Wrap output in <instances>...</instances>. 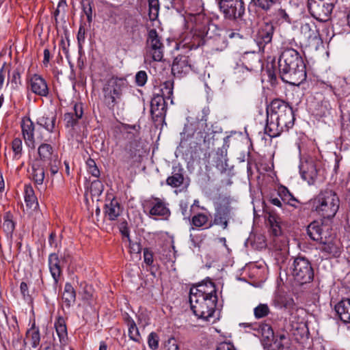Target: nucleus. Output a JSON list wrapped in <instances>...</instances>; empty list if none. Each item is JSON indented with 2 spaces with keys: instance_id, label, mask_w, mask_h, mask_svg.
Wrapping results in <instances>:
<instances>
[{
  "instance_id": "f257e3e1",
  "label": "nucleus",
  "mask_w": 350,
  "mask_h": 350,
  "mask_svg": "<svg viewBox=\"0 0 350 350\" xmlns=\"http://www.w3.org/2000/svg\"><path fill=\"white\" fill-rule=\"evenodd\" d=\"M265 133L271 137H276L282 132L288 131L295 122L293 108L283 100L273 99L267 109Z\"/></svg>"
},
{
  "instance_id": "f03ea898",
  "label": "nucleus",
  "mask_w": 350,
  "mask_h": 350,
  "mask_svg": "<svg viewBox=\"0 0 350 350\" xmlns=\"http://www.w3.org/2000/svg\"><path fill=\"white\" fill-rule=\"evenodd\" d=\"M311 209L319 216L327 219L335 217L340 208V198L337 193L332 189H321L309 202Z\"/></svg>"
},
{
  "instance_id": "7ed1b4c3",
  "label": "nucleus",
  "mask_w": 350,
  "mask_h": 350,
  "mask_svg": "<svg viewBox=\"0 0 350 350\" xmlns=\"http://www.w3.org/2000/svg\"><path fill=\"white\" fill-rule=\"evenodd\" d=\"M217 297H189L191 309L198 318L209 321L215 311Z\"/></svg>"
},
{
  "instance_id": "20e7f679",
  "label": "nucleus",
  "mask_w": 350,
  "mask_h": 350,
  "mask_svg": "<svg viewBox=\"0 0 350 350\" xmlns=\"http://www.w3.org/2000/svg\"><path fill=\"white\" fill-rule=\"evenodd\" d=\"M291 270L295 280L300 284L309 283L314 278L311 262L305 256H298L295 258Z\"/></svg>"
},
{
  "instance_id": "39448f33",
  "label": "nucleus",
  "mask_w": 350,
  "mask_h": 350,
  "mask_svg": "<svg viewBox=\"0 0 350 350\" xmlns=\"http://www.w3.org/2000/svg\"><path fill=\"white\" fill-rule=\"evenodd\" d=\"M126 83L125 79L117 77H112L106 81L103 88V93L109 106L114 107L121 99Z\"/></svg>"
},
{
  "instance_id": "423d86ee",
  "label": "nucleus",
  "mask_w": 350,
  "mask_h": 350,
  "mask_svg": "<svg viewBox=\"0 0 350 350\" xmlns=\"http://www.w3.org/2000/svg\"><path fill=\"white\" fill-rule=\"evenodd\" d=\"M233 217V208L229 200L224 199L215 205L213 219L210 221L208 226L206 228H209L213 226H217L221 227L222 230H226L230 219Z\"/></svg>"
},
{
  "instance_id": "0eeeda50",
  "label": "nucleus",
  "mask_w": 350,
  "mask_h": 350,
  "mask_svg": "<svg viewBox=\"0 0 350 350\" xmlns=\"http://www.w3.org/2000/svg\"><path fill=\"white\" fill-rule=\"evenodd\" d=\"M163 51L164 45L161 42L156 29H150L148 31L146 42V58H150L155 62H161L163 58Z\"/></svg>"
},
{
  "instance_id": "6e6552de",
  "label": "nucleus",
  "mask_w": 350,
  "mask_h": 350,
  "mask_svg": "<svg viewBox=\"0 0 350 350\" xmlns=\"http://www.w3.org/2000/svg\"><path fill=\"white\" fill-rule=\"evenodd\" d=\"M219 7L226 19L234 21L245 13L243 0H219Z\"/></svg>"
},
{
  "instance_id": "1a4fd4ad",
  "label": "nucleus",
  "mask_w": 350,
  "mask_h": 350,
  "mask_svg": "<svg viewBox=\"0 0 350 350\" xmlns=\"http://www.w3.org/2000/svg\"><path fill=\"white\" fill-rule=\"evenodd\" d=\"M336 4L320 0H308V8L310 14L320 22L329 20Z\"/></svg>"
},
{
  "instance_id": "9d476101",
  "label": "nucleus",
  "mask_w": 350,
  "mask_h": 350,
  "mask_svg": "<svg viewBox=\"0 0 350 350\" xmlns=\"http://www.w3.org/2000/svg\"><path fill=\"white\" fill-rule=\"evenodd\" d=\"M279 74L282 80L290 85L298 86L306 79V66L295 67L290 66L286 69L279 68Z\"/></svg>"
},
{
  "instance_id": "9b49d317",
  "label": "nucleus",
  "mask_w": 350,
  "mask_h": 350,
  "mask_svg": "<svg viewBox=\"0 0 350 350\" xmlns=\"http://www.w3.org/2000/svg\"><path fill=\"white\" fill-rule=\"evenodd\" d=\"M275 31V27L271 21H263L259 24L258 30L254 36V40L260 50H263L265 46L272 41Z\"/></svg>"
},
{
  "instance_id": "f8f14e48",
  "label": "nucleus",
  "mask_w": 350,
  "mask_h": 350,
  "mask_svg": "<svg viewBox=\"0 0 350 350\" xmlns=\"http://www.w3.org/2000/svg\"><path fill=\"white\" fill-rule=\"evenodd\" d=\"M291 66H306L299 53L292 48H284L278 59V68L286 69Z\"/></svg>"
},
{
  "instance_id": "ddd939ff",
  "label": "nucleus",
  "mask_w": 350,
  "mask_h": 350,
  "mask_svg": "<svg viewBox=\"0 0 350 350\" xmlns=\"http://www.w3.org/2000/svg\"><path fill=\"white\" fill-rule=\"evenodd\" d=\"M318 249L323 252L326 257L338 258L342 251L340 241L336 237L329 236L325 238L319 243Z\"/></svg>"
},
{
  "instance_id": "4468645a",
  "label": "nucleus",
  "mask_w": 350,
  "mask_h": 350,
  "mask_svg": "<svg viewBox=\"0 0 350 350\" xmlns=\"http://www.w3.org/2000/svg\"><path fill=\"white\" fill-rule=\"evenodd\" d=\"M144 209H148L151 216L163 217L165 218L170 215V211L165 202L159 198H152L146 200L143 204Z\"/></svg>"
},
{
  "instance_id": "2eb2a0df",
  "label": "nucleus",
  "mask_w": 350,
  "mask_h": 350,
  "mask_svg": "<svg viewBox=\"0 0 350 350\" xmlns=\"http://www.w3.org/2000/svg\"><path fill=\"white\" fill-rule=\"evenodd\" d=\"M300 31L306 46L317 49L321 40L315 24L312 22L303 23Z\"/></svg>"
},
{
  "instance_id": "dca6fc26",
  "label": "nucleus",
  "mask_w": 350,
  "mask_h": 350,
  "mask_svg": "<svg viewBox=\"0 0 350 350\" xmlns=\"http://www.w3.org/2000/svg\"><path fill=\"white\" fill-rule=\"evenodd\" d=\"M201 17L203 18L202 24L196 25L195 29L196 35L201 37L204 42L211 39H217L219 36V34L215 32L217 29V26L213 23H210L209 20L204 18L203 16L200 14L198 16V18Z\"/></svg>"
},
{
  "instance_id": "f3484780",
  "label": "nucleus",
  "mask_w": 350,
  "mask_h": 350,
  "mask_svg": "<svg viewBox=\"0 0 350 350\" xmlns=\"http://www.w3.org/2000/svg\"><path fill=\"white\" fill-rule=\"evenodd\" d=\"M189 297H217L216 286L210 280L202 282L191 288Z\"/></svg>"
},
{
  "instance_id": "a211bd4d",
  "label": "nucleus",
  "mask_w": 350,
  "mask_h": 350,
  "mask_svg": "<svg viewBox=\"0 0 350 350\" xmlns=\"http://www.w3.org/2000/svg\"><path fill=\"white\" fill-rule=\"evenodd\" d=\"M167 105L163 96L157 94L150 102V113L154 121L161 120L165 116Z\"/></svg>"
},
{
  "instance_id": "6ab92c4d",
  "label": "nucleus",
  "mask_w": 350,
  "mask_h": 350,
  "mask_svg": "<svg viewBox=\"0 0 350 350\" xmlns=\"http://www.w3.org/2000/svg\"><path fill=\"white\" fill-rule=\"evenodd\" d=\"M300 174L303 180L311 185L317 178L318 171L315 162L312 159L301 161L299 165Z\"/></svg>"
},
{
  "instance_id": "aec40b11",
  "label": "nucleus",
  "mask_w": 350,
  "mask_h": 350,
  "mask_svg": "<svg viewBox=\"0 0 350 350\" xmlns=\"http://www.w3.org/2000/svg\"><path fill=\"white\" fill-rule=\"evenodd\" d=\"M191 70V65L188 56L178 55L174 59L172 72L174 75L181 77L189 72Z\"/></svg>"
},
{
  "instance_id": "412c9836",
  "label": "nucleus",
  "mask_w": 350,
  "mask_h": 350,
  "mask_svg": "<svg viewBox=\"0 0 350 350\" xmlns=\"http://www.w3.org/2000/svg\"><path fill=\"white\" fill-rule=\"evenodd\" d=\"M29 88L33 93L40 96H47L48 85L44 78L39 75H33L29 80Z\"/></svg>"
},
{
  "instance_id": "4be33fe9",
  "label": "nucleus",
  "mask_w": 350,
  "mask_h": 350,
  "mask_svg": "<svg viewBox=\"0 0 350 350\" xmlns=\"http://www.w3.org/2000/svg\"><path fill=\"white\" fill-rule=\"evenodd\" d=\"M273 305L278 308H284L292 315L296 310V306L293 298L286 294L277 293L275 295L273 300Z\"/></svg>"
},
{
  "instance_id": "5701e85b",
  "label": "nucleus",
  "mask_w": 350,
  "mask_h": 350,
  "mask_svg": "<svg viewBox=\"0 0 350 350\" xmlns=\"http://www.w3.org/2000/svg\"><path fill=\"white\" fill-rule=\"evenodd\" d=\"M247 326L251 327L252 329L256 331L257 333L255 334V335L262 338V341L264 345H270V341L273 340L274 332L269 324L256 323L254 325L250 324Z\"/></svg>"
},
{
  "instance_id": "b1692460",
  "label": "nucleus",
  "mask_w": 350,
  "mask_h": 350,
  "mask_svg": "<svg viewBox=\"0 0 350 350\" xmlns=\"http://www.w3.org/2000/svg\"><path fill=\"white\" fill-rule=\"evenodd\" d=\"M34 124L30 118L23 119L21 123V129L25 144L35 148Z\"/></svg>"
},
{
  "instance_id": "393cba45",
  "label": "nucleus",
  "mask_w": 350,
  "mask_h": 350,
  "mask_svg": "<svg viewBox=\"0 0 350 350\" xmlns=\"http://www.w3.org/2000/svg\"><path fill=\"white\" fill-rule=\"evenodd\" d=\"M57 115L54 112L44 113L36 119V124L51 133L56 132Z\"/></svg>"
},
{
  "instance_id": "a878e982",
  "label": "nucleus",
  "mask_w": 350,
  "mask_h": 350,
  "mask_svg": "<svg viewBox=\"0 0 350 350\" xmlns=\"http://www.w3.org/2000/svg\"><path fill=\"white\" fill-rule=\"evenodd\" d=\"M335 311L344 323H350V299H344L335 306Z\"/></svg>"
},
{
  "instance_id": "bb28decb",
  "label": "nucleus",
  "mask_w": 350,
  "mask_h": 350,
  "mask_svg": "<svg viewBox=\"0 0 350 350\" xmlns=\"http://www.w3.org/2000/svg\"><path fill=\"white\" fill-rule=\"evenodd\" d=\"M213 162L216 168L224 173L228 169V158H227V150L222 147L219 148L216 150V152L213 157Z\"/></svg>"
},
{
  "instance_id": "cd10ccee",
  "label": "nucleus",
  "mask_w": 350,
  "mask_h": 350,
  "mask_svg": "<svg viewBox=\"0 0 350 350\" xmlns=\"http://www.w3.org/2000/svg\"><path fill=\"white\" fill-rule=\"evenodd\" d=\"M49 266L51 274L54 280L55 284H57L62 274L60 260L57 254L53 253L49 256Z\"/></svg>"
},
{
  "instance_id": "c85d7f7f",
  "label": "nucleus",
  "mask_w": 350,
  "mask_h": 350,
  "mask_svg": "<svg viewBox=\"0 0 350 350\" xmlns=\"http://www.w3.org/2000/svg\"><path fill=\"white\" fill-rule=\"evenodd\" d=\"M307 234L309 237L315 241L321 242L325 238V233L323 232L322 226L317 221L311 222L307 227Z\"/></svg>"
},
{
  "instance_id": "c756f323",
  "label": "nucleus",
  "mask_w": 350,
  "mask_h": 350,
  "mask_svg": "<svg viewBox=\"0 0 350 350\" xmlns=\"http://www.w3.org/2000/svg\"><path fill=\"white\" fill-rule=\"evenodd\" d=\"M184 180L183 169L180 167H173L172 176L167 177L166 183L172 187L176 188L183 185Z\"/></svg>"
},
{
  "instance_id": "7c9ffc66",
  "label": "nucleus",
  "mask_w": 350,
  "mask_h": 350,
  "mask_svg": "<svg viewBox=\"0 0 350 350\" xmlns=\"http://www.w3.org/2000/svg\"><path fill=\"white\" fill-rule=\"evenodd\" d=\"M122 208L117 200L113 198L109 202L105 204V214L109 220H116L120 216Z\"/></svg>"
},
{
  "instance_id": "2f4dec72",
  "label": "nucleus",
  "mask_w": 350,
  "mask_h": 350,
  "mask_svg": "<svg viewBox=\"0 0 350 350\" xmlns=\"http://www.w3.org/2000/svg\"><path fill=\"white\" fill-rule=\"evenodd\" d=\"M55 328L60 344L65 345L68 341V332L64 318L59 317L57 319L55 322Z\"/></svg>"
},
{
  "instance_id": "473e14b6",
  "label": "nucleus",
  "mask_w": 350,
  "mask_h": 350,
  "mask_svg": "<svg viewBox=\"0 0 350 350\" xmlns=\"http://www.w3.org/2000/svg\"><path fill=\"white\" fill-rule=\"evenodd\" d=\"M24 192L25 202L27 207L33 211L36 210L38 208V202L33 187L29 185H25Z\"/></svg>"
},
{
  "instance_id": "72a5a7b5",
  "label": "nucleus",
  "mask_w": 350,
  "mask_h": 350,
  "mask_svg": "<svg viewBox=\"0 0 350 350\" xmlns=\"http://www.w3.org/2000/svg\"><path fill=\"white\" fill-rule=\"evenodd\" d=\"M62 300L67 308H70L76 300V292L71 284L66 282L62 294Z\"/></svg>"
},
{
  "instance_id": "f704fd0d",
  "label": "nucleus",
  "mask_w": 350,
  "mask_h": 350,
  "mask_svg": "<svg viewBox=\"0 0 350 350\" xmlns=\"http://www.w3.org/2000/svg\"><path fill=\"white\" fill-rule=\"evenodd\" d=\"M31 177L37 185H42L45 178L44 167L39 163H35L31 166Z\"/></svg>"
},
{
  "instance_id": "c9c22d12",
  "label": "nucleus",
  "mask_w": 350,
  "mask_h": 350,
  "mask_svg": "<svg viewBox=\"0 0 350 350\" xmlns=\"http://www.w3.org/2000/svg\"><path fill=\"white\" fill-rule=\"evenodd\" d=\"M126 322L129 327V336L130 339L136 342L140 343L142 337L134 320L130 317H127Z\"/></svg>"
},
{
  "instance_id": "e433bc0d",
  "label": "nucleus",
  "mask_w": 350,
  "mask_h": 350,
  "mask_svg": "<svg viewBox=\"0 0 350 350\" xmlns=\"http://www.w3.org/2000/svg\"><path fill=\"white\" fill-rule=\"evenodd\" d=\"M278 193L282 202L292 206L296 207L297 200L286 187H280L278 188Z\"/></svg>"
},
{
  "instance_id": "4c0bfd02",
  "label": "nucleus",
  "mask_w": 350,
  "mask_h": 350,
  "mask_svg": "<svg viewBox=\"0 0 350 350\" xmlns=\"http://www.w3.org/2000/svg\"><path fill=\"white\" fill-rule=\"evenodd\" d=\"M280 0H252V3L258 9L265 12H270Z\"/></svg>"
},
{
  "instance_id": "58836bf2",
  "label": "nucleus",
  "mask_w": 350,
  "mask_h": 350,
  "mask_svg": "<svg viewBox=\"0 0 350 350\" xmlns=\"http://www.w3.org/2000/svg\"><path fill=\"white\" fill-rule=\"evenodd\" d=\"M26 338L29 341L33 348H36L40 345V334L38 328L32 326L26 334Z\"/></svg>"
},
{
  "instance_id": "ea45409f",
  "label": "nucleus",
  "mask_w": 350,
  "mask_h": 350,
  "mask_svg": "<svg viewBox=\"0 0 350 350\" xmlns=\"http://www.w3.org/2000/svg\"><path fill=\"white\" fill-rule=\"evenodd\" d=\"M53 147L49 144L42 143L38 148L39 157L42 161L50 160L54 158V156H53Z\"/></svg>"
},
{
  "instance_id": "a19ab883",
  "label": "nucleus",
  "mask_w": 350,
  "mask_h": 350,
  "mask_svg": "<svg viewBox=\"0 0 350 350\" xmlns=\"http://www.w3.org/2000/svg\"><path fill=\"white\" fill-rule=\"evenodd\" d=\"M13 216L10 212H6L3 216V230L7 236L12 235L15 229V223L14 222Z\"/></svg>"
},
{
  "instance_id": "79ce46f5",
  "label": "nucleus",
  "mask_w": 350,
  "mask_h": 350,
  "mask_svg": "<svg viewBox=\"0 0 350 350\" xmlns=\"http://www.w3.org/2000/svg\"><path fill=\"white\" fill-rule=\"evenodd\" d=\"M210 113V109L208 107H204L201 111V115L198 117V126H200L202 129L200 130L199 133H207V123L208 116Z\"/></svg>"
},
{
  "instance_id": "37998d69",
  "label": "nucleus",
  "mask_w": 350,
  "mask_h": 350,
  "mask_svg": "<svg viewBox=\"0 0 350 350\" xmlns=\"http://www.w3.org/2000/svg\"><path fill=\"white\" fill-rule=\"evenodd\" d=\"M286 340L285 334H280L279 336L274 335V339L270 341V345H265L269 350H284V341Z\"/></svg>"
},
{
  "instance_id": "c03bdc74",
  "label": "nucleus",
  "mask_w": 350,
  "mask_h": 350,
  "mask_svg": "<svg viewBox=\"0 0 350 350\" xmlns=\"http://www.w3.org/2000/svg\"><path fill=\"white\" fill-rule=\"evenodd\" d=\"M209 222V217L205 213H199L193 215L191 218V224L197 228L205 226Z\"/></svg>"
},
{
  "instance_id": "a18cd8bd",
  "label": "nucleus",
  "mask_w": 350,
  "mask_h": 350,
  "mask_svg": "<svg viewBox=\"0 0 350 350\" xmlns=\"http://www.w3.org/2000/svg\"><path fill=\"white\" fill-rule=\"evenodd\" d=\"M270 313V308L267 304H259L254 308V315L259 319L266 317Z\"/></svg>"
},
{
  "instance_id": "49530a36",
  "label": "nucleus",
  "mask_w": 350,
  "mask_h": 350,
  "mask_svg": "<svg viewBox=\"0 0 350 350\" xmlns=\"http://www.w3.org/2000/svg\"><path fill=\"white\" fill-rule=\"evenodd\" d=\"M174 82L172 81H166L161 85V94L165 99H170L173 94Z\"/></svg>"
},
{
  "instance_id": "de8ad7c7",
  "label": "nucleus",
  "mask_w": 350,
  "mask_h": 350,
  "mask_svg": "<svg viewBox=\"0 0 350 350\" xmlns=\"http://www.w3.org/2000/svg\"><path fill=\"white\" fill-rule=\"evenodd\" d=\"M81 4L82 10L87 17L88 22L89 24H91L93 21L92 1L91 0H81Z\"/></svg>"
},
{
  "instance_id": "09e8293b",
  "label": "nucleus",
  "mask_w": 350,
  "mask_h": 350,
  "mask_svg": "<svg viewBox=\"0 0 350 350\" xmlns=\"http://www.w3.org/2000/svg\"><path fill=\"white\" fill-rule=\"evenodd\" d=\"M148 16L150 21H154L157 18L159 10V4L158 0H150Z\"/></svg>"
},
{
  "instance_id": "8fccbe9b",
  "label": "nucleus",
  "mask_w": 350,
  "mask_h": 350,
  "mask_svg": "<svg viewBox=\"0 0 350 350\" xmlns=\"http://www.w3.org/2000/svg\"><path fill=\"white\" fill-rule=\"evenodd\" d=\"M12 148L14 152V159H19L23 153V143L20 138H15L12 143Z\"/></svg>"
},
{
  "instance_id": "3c124183",
  "label": "nucleus",
  "mask_w": 350,
  "mask_h": 350,
  "mask_svg": "<svg viewBox=\"0 0 350 350\" xmlns=\"http://www.w3.org/2000/svg\"><path fill=\"white\" fill-rule=\"evenodd\" d=\"M64 120L66 127L73 128L78 124V118H77L72 112L66 113L64 115Z\"/></svg>"
},
{
  "instance_id": "603ef678",
  "label": "nucleus",
  "mask_w": 350,
  "mask_h": 350,
  "mask_svg": "<svg viewBox=\"0 0 350 350\" xmlns=\"http://www.w3.org/2000/svg\"><path fill=\"white\" fill-rule=\"evenodd\" d=\"M103 191V185L99 180H94L90 185V193L92 196H98Z\"/></svg>"
},
{
  "instance_id": "864d4df0",
  "label": "nucleus",
  "mask_w": 350,
  "mask_h": 350,
  "mask_svg": "<svg viewBox=\"0 0 350 350\" xmlns=\"http://www.w3.org/2000/svg\"><path fill=\"white\" fill-rule=\"evenodd\" d=\"M159 337L155 332H151L148 337V347L152 349L156 350L159 347Z\"/></svg>"
},
{
  "instance_id": "5fc2aeb1",
  "label": "nucleus",
  "mask_w": 350,
  "mask_h": 350,
  "mask_svg": "<svg viewBox=\"0 0 350 350\" xmlns=\"http://www.w3.org/2000/svg\"><path fill=\"white\" fill-rule=\"evenodd\" d=\"M288 19V16L284 10L280 8L274 10V12H273V20L277 21H287Z\"/></svg>"
},
{
  "instance_id": "6e6d98bb",
  "label": "nucleus",
  "mask_w": 350,
  "mask_h": 350,
  "mask_svg": "<svg viewBox=\"0 0 350 350\" xmlns=\"http://www.w3.org/2000/svg\"><path fill=\"white\" fill-rule=\"evenodd\" d=\"M135 80L137 86L143 87L148 80V75L146 71L140 70L137 72L135 75Z\"/></svg>"
},
{
  "instance_id": "4d7b16f0",
  "label": "nucleus",
  "mask_w": 350,
  "mask_h": 350,
  "mask_svg": "<svg viewBox=\"0 0 350 350\" xmlns=\"http://www.w3.org/2000/svg\"><path fill=\"white\" fill-rule=\"evenodd\" d=\"M60 163V161L56 156H54V158L49 160L48 167H49V170L52 176H54L58 172Z\"/></svg>"
},
{
  "instance_id": "13d9d810",
  "label": "nucleus",
  "mask_w": 350,
  "mask_h": 350,
  "mask_svg": "<svg viewBox=\"0 0 350 350\" xmlns=\"http://www.w3.org/2000/svg\"><path fill=\"white\" fill-rule=\"evenodd\" d=\"M332 106L329 100H323L321 105L319 106L320 115L321 116H326L330 114Z\"/></svg>"
},
{
  "instance_id": "bf43d9fd",
  "label": "nucleus",
  "mask_w": 350,
  "mask_h": 350,
  "mask_svg": "<svg viewBox=\"0 0 350 350\" xmlns=\"http://www.w3.org/2000/svg\"><path fill=\"white\" fill-rule=\"evenodd\" d=\"M85 34L86 29L84 25L81 24L77 36L79 51L82 49V44L85 42Z\"/></svg>"
},
{
  "instance_id": "052dcab7",
  "label": "nucleus",
  "mask_w": 350,
  "mask_h": 350,
  "mask_svg": "<svg viewBox=\"0 0 350 350\" xmlns=\"http://www.w3.org/2000/svg\"><path fill=\"white\" fill-rule=\"evenodd\" d=\"M88 170L94 177L98 178L100 176V171L97 167L95 162L92 159H89L87 161Z\"/></svg>"
},
{
  "instance_id": "680f3d73",
  "label": "nucleus",
  "mask_w": 350,
  "mask_h": 350,
  "mask_svg": "<svg viewBox=\"0 0 350 350\" xmlns=\"http://www.w3.org/2000/svg\"><path fill=\"white\" fill-rule=\"evenodd\" d=\"M166 350H179L176 340L174 337L170 338L165 342Z\"/></svg>"
},
{
  "instance_id": "e2e57ef3",
  "label": "nucleus",
  "mask_w": 350,
  "mask_h": 350,
  "mask_svg": "<svg viewBox=\"0 0 350 350\" xmlns=\"http://www.w3.org/2000/svg\"><path fill=\"white\" fill-rule=\"evenodd\" d=\"M144 260L145 263L149 266L153 263V253L148 248L144 250Z\"/></svg>"
},
{
  "instance_id": "0e129e2a",
  "label": "nucleus",
  "mask_w": 350,
  "mask_h": 350,
  "mask_svg": "<svg viewBox=\"0 0 350 350\" xmlns=\"http://www.w3.org/2000/svg\"><path fill=\"white\" fill-rule=\"evenodd\" d=\"M119 230L123 237H126L128 239H130L129 230L127 226V222L126 220H124L119 224Z\"/></svg>"
},
{
  "instance_id": "69168bd1",
  "label": "nucleus",
  "mask_w": 350,
  "mask_h": 350,
  "mask_svg": "<svg viewBox=\"0 0 350 350\" xmlns=\"http://www.w3.org/2000/svg\"><path fill=\"white\" fill-rule=\"evenodd\" d=\"M74 116L78 118V120L81 119L83 114V107L81 103H75L73 107Z\"/></svg>"
},
{
  "instance_id": "338daca9",
  "label": "nucleus",
  "mask_w": 350,
  "mask_h": 350,
  "mask_svg": "<svg viewBox=\"0 0 350 350\" xmlns=\"http://www.w3.org/2000/svg\"><path fill=\"white\" fill-rule=\"evenodd\" d=\"M21 293L23 298L26 300H30L31 297L29 294L28 286L26 282H22L20 285Z\"/></svg>"
},
{
  "instance_id": "774afa93",
  "label": "nucleus",
  "mask_w": 350,
  "mask_h": 350,
  "mask_svg": "<svg viewBox=\"0 0 350 350\" xmlns=\"http://www.w3.org/2000/svg\"><path fill=\"white\" fill-rule=\"evenodd\" d=\"M216 350H236V349L231 343L223 342L219 345Z\"/></svg>"
}]
</instances>
